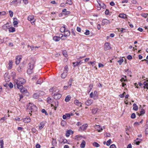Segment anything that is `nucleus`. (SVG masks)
<instances>
[{"instance_id":"1","label":"nucleus","mask_w":148,"mask_h":148,"mask_svg":"<svg viewBox=\"0 0 148 148\" xmlns=\"http://www.w3.org/2000/svg\"><path fill=\"white\" fill-rule=\"evenodd\" d=\"M25 79L22 78H18V79H15L14 80V85L15 87L16 86L18 89H21L23 88L22 84L25 83Z\"/></svg>"},{"instance_id":"2","label":"nucleus","mask_w":148,"mask_h":148,"mask_svg":"<svg viewBox=\"0 0 148 148\" xmlns=\"http://www.w3.org/2000/svg\"><path fill=\"white\" fill-rule=\"evenodd\" d=\"M27 111L29 112V114H31V113L32 112H35L36 111L37 109V108L34 104L29 103L27 106Z\"/></svg>"},{"instance_id":"3","label":"nucleus","mask_w":148,"mask_h":148,"mask_svg":"<svg viewBox=\"0 0 148 148\" xmlns=\"http://www.w3.org/2000/svg\"><path fill=\"white\" fill-rule=\"evenodd\" d=\"M35 61L34 60H32L30 62L29 64V68L27 70V73H29V71H31L34 68V65L35 64Z\"/></svg>"},{"instance_id":"4","label":"nucleus","mask_w":148,"mask_h":148,"mask_svg":"<svg viewBox=\"0 0 148 148\" xmlns=\"http://www.w3.org/2000/svg\"><path fill=\"white\" fill-rule=\"evenodd\" d=\"M52 95L53 96L54 98L56 99H59L61 97V95L59 93H56L55 92H52Z\"/></svg>"},{"instance_id":"5","label":"nucleus","mask_w":148,"mask_h":148,"mask_svg":"<svg viewBox=\"0 0 148 148\" xmlns=\"http://www.w3.org/2000/svg\"><path fill=\"white\" fill-rule=\"evenodd\" d=\"M22 0H14L11 3L10 5H14L16 6L18 4H20Z\"/></svg>"},{"instance_id":"6","label":"nucleus","mask_w":148,"mask_h":148,"mask_svg":"<svg viewBox=\"0 0 148 148\" xmlns=\"http://www.w3.org/2000/svg\"><path fill=\"white\" fill-rule=\"evenodd\" d=\"M110 48V44L109 43L106 42L105 43L104 49L106 51L109 50Z\"/></svg>"},{"instance_id":"7","label":"nucleus","mask_w":148,"mask_h":148,"mask_svg":"<svg viewBox=\"0 0 148 148\" xmlns=\"http://www.w3.org/2000/svg\"><path fill=\"white\" fill-rule=\"evenodd\" d=\"M70 34V32L69 30H66L64 32V35H63L62 34H60L62 35L61 36V38H63L64 36L65 37L69 36Z\"/></svg>"},{"instance_id":"8","label":"nucleus","mask_w":148,"mask_h":148,"mask_svg":"<svg viewBox=\"0 0 148 148\" xmlns=\"http://www.w3.org/2000/svg\"><path fill=\"white\" fill-rule=\"evenodd\" d=\"M34 17L33 16H29L28 17V20L29 21H31V23L32 24H34V21H33L34 20Z\"/></svg>"},{"instance_id":"9","label":"nucleus","mask_w":148,"mask_h":148,"mask_svg":"<svg viewBox=\"0 0 148 148\" xmlns=\"http://www.w3.org/2000/svg\"><path fill=\"white\" fill-rule=\"evenodd\" d=\"M16 61L15 63L16 65H18L20 62L21 60V58L19 56H17L16 58Z\"/></svg>"},{"instance_id":"10","label":"nucleus","mask_w":148,"mask_h":148,"mask_svg":"<svg viewBox=\"0 0 148 148\" xmlns=\"http://www.w3.org/2000/svg\"><path fill=\"white\" fill-rule=\"evenodd\" d=\"M93 101L92 99H88L85 102V104L87 106L91 105L93 103Z\"/></svg>"},{"instance_id":"11","label":"nucleus","mask_w":148,"mask_h":148,"mask_svg":"<svg viewBox=\"0 0 148 148\" xmlns=\"http://www.w3.org/2000/svg\"><path fill=\"white\" fill-rule=\"evenodd\" d=\"M59 90L58 89L54 87L51 88L50 89V92H55L56 93H58L59 92Z\"/></svg>"},{"instance_id":"12","label":"nucleus","mask_w":148,"mask_h":148,"mask_svg":"<svg viewBox=\"0 0 148 148\" xmlns=\"http://www.w3.org/2000/svg\"><path fill=\"white\" fill-rule=\"evenodd\" d=\"M67 71L64 70V72L61 74V77L63 79L65 78L67 75Z\"/></svg>"},{"instance_id":"13","label":"nucleus","mask_w":148,"mask_h":148,"mask_svg":"<svg viewBox=\"0 0 148 148\" xmlns=\"http://www.w3.org/2000/svg\"><path fill=\"white\" fill-rule=\"evenodd\" d=\"M9 23H6V24L4 25H3L2 26V29L5 30H7L8 29H9L10 27V26L8 25Z\"/></svg>"},{"instance_id":"14","label":"nucleus","mask_w":148,"mask_h":148,"mask_svg":"<svg viewBox=\"0 0 148 148\" xmlns=\"http://www.w3.org/2000/svg\"><path fill=\"white\" fill-rule=\"evenodd\" d=\"M110 23V21L106 19H103L102 22V23L103 25H107L109 24Z\"/></svg>"},{"instance_id":"15","label":"nucleus","mask_w":148,"mask_h":148,"mask_svg":"<svg viewBox=\"0 0 148 148\" xmlns=\"http://www.w3.org/2000/svg\"><path fill=\"white\" fill-rule=\"evenodd\" d=\"M87 126L88 125L87 124L83 125L82 126L80 127L79 130H82L84 131L86 129Z\"/></svg>"},{"instance_id":"16","label":"nucleus","mask_w":148,"mask_h":148,"mask_svg":"<svg viewBox=\"0 0 148 148\" xmlns=\"http://www.w3.org/2000/svg\"><path fill=\"white\" fill-rule=\"evenodd\" d=\"M14 21L13 22L14 26V27H17V25L18 24V22L17 20V18H13Z\"/></svg>"},{"instance_id":"17","label":"nucleus","mask_w":148,"mask_h":148,"mask_svg":"<svg viewBox=\"0 0 148 148\" xmlns=\"http://www.w3.org/2000/svg\"><path fill=\"white\" fill-rule=\"evenodd\" d=\"M95 129H97L99 132H100L103 130V128L102 127H101L99 125H96Z\"/></svg>"},{"instance_id":"18","label":"nucleus","mask_w":148,"mask_h":148,"mask_svg":"<svg viewBox=\"0 0 148 148\" xmlns=\"http://www.w3.org/2000/svg\"><path fill=\"white\" fill-rule=\"evenodd\" d=\"M31 121V119L29 117H27L23 119V121L25 123H28Z\"/></svg>"},{"instance_id":"19","label":"nucleus","mask_w":148,"mask_h":148,"mask_svg":"<svg viewBox=\"0 0 148 148\" xmlns=\"http://www.w3.org/2000/svg\"><path fill=\"white\" fill-rule=\"evenodd\" d=\"M74 103L76 105L78 106H82V103L81 102H79V101L77 100H75L74 101Z\"/></svg>"},{"instance_id":"20","label":"nucleus","mask_w":148,"mask_h":148,"mask_svg":"<svg viewBox=\"0 0 148 148\" xmlns=\"http://www.w3.org/2000/svg\"><path fill=\"white\" fill-rule=\"evenodd\" d=\"M143 84L144 85V88H147V89H148V80L146 82H145L143 83Z\"/></svg>"},{"instance_id":"21","label":"nucleus","mask_w":148,"mask_h":148,"mask_svg":"<svg viewBox=\"0 0 148 148\" xmlns=\"http://www.w3.org/2000/svg\"><path fill=\"white\" fill-rule=\"evenodd\" d=\"M13 62L11 60H10L9 61V62L8 63V67L9 69H11L12 67V66Z\"/></svg>"},{"instance_id":"22","label":"nucleus","mask_w":148,"mask_h":148,"mask_svg":"<svg viewBox=\"0 0 148 148\" xmlns=\"http://www.w3.org/2000/svg\"><path fill=\"white\" fill-rule=\"evenodd\" d=\"M86 145V142L84 140H83L81 144H80V147L81 148H84Z\"/></svg>"},{"instance_id":"23","label":"nucleus","mask_w":148,"mask_h":148,"mask_svg":"<svg viewBox=\"0 0 148 148\" xmlns=\"http://www.w3.org/2000/svg\"><path fill=\"white\" fill-rule=\"evenodd\" d=\"M97 1L98 3L99 4V6L100 7V8H102L103 9L105 8H106V6L103 3H99L98 0H97Z\"/></svg>"},{"instance_id":"24","label":"nucleus","mask_w":148,"mask_h":148,"mask_svg":"<svg viewBox=\"0 0 148 148\" xmlns=\"http://www.w3.org/2000/svg\"><path fill=\"white\" fill-rule=\"evenodd\" d=\"M61 38H60V37L56 36L54 37L53 39V40L56 41H58L60 40Z\"/></svg>"},{"instance_id":"25","label":"nucleus","mask_w":148,"mask_h":148,"mask_svg":"<svg viewBox=\"0 0 148 148\" xmlns=\"http://www.w3.org/2000/svg\"><path fill=\"white\" fill-rule=\"evenodd\" d=\"M141 139L137 138L135 140V142L137 145H139L140 143Z\"/></svg>"},{"instance_id":"26","label":"nucleus","mask_w":148,"mask_h":148,"mask_svg":"<svg viewBox=\"0 0 148 148\" xmlns=\"http://www.w3.org/2000/svg\"><path fill=\"white\" fill-rule=\"evenodd\" d=\"M60 31L61 32H64L65 31V27L64 25L62 26L60 28Z\"/></svg>"},{"instance_id":"27","label":"nucleus","mask_w":148,"mask_h":148,"mask_svg":"<svg viewBox=\"0 0 148 148\" xmlns=\"http://www.w3.org/2000/svg\"><path fill=\"white\" fill-rule=\"evenodd\" d=\"M82 62H81V61H80L79 62H73V64L74 65V66H78L80 64L82 63Z\"/></svg>"},{"instance_id":"28","label":"nucleus","mask_w":148,"mask_h":148,"mask_svg":"<svg viewBox=\"0 0 148 148\" xmlns=\"http://www.w3.org/2000/svg\"><path fill=\"white\" fill-rule=\"evenodd\" d=\"M15 29L14 27H9V31L10 32H13L15 31Z\"/></svg>"},{"instance_id":"29","label":"nucleus","mask_w":148,"mask_h":148,"mask_svg":"<svg viewBox=\"0 0 148 148\" xmlns=\"http://www.w3.org/2000/svg\"><path fill=\"white\" fill-rule=\"evenodd\" d=\"M133 109L135 111L137 110L138 109V106H137L136 104L135 103H134L133 104Z\"/></svg>"},{"instance_id":"30","label":"nucleus","mask_w":148,"mask_h":148,"mask_svg":"<svg viewBox=\"0 0 148 148\" xmlns=\"http://www.w3.org/2000/svg\"><path fill=\"white\" fill-rule=\"evenodd\" d=\"M126 15L124 14H119V17L125 18H126Z\"/></svg>"},{"instance_id":"31","label":"nucleus","mask_w":148,"mask_h":148,"mask_svg":"<svg viewBox=\"0 0 148 148\" xmlns=\"http://www.w3.org/2000/svg\"><path fill=\"white\" fill-rule=\"evenodd\" d=\"M98 109L97 108H95L92 109V112L94 114H95L96 113H97Z\"/></svg>"},{"instance_id":"32","label":"nucleus","mask_w":148,"mask_h":148,"mask_svg":"<svg viewBox=\"0 0 148 148\" xmlns=\"http://www.w3.org/2000/svg\"><path fill=\"white\" fill-rule=\"evenodd\" d=\"M44 123L43 122H41L39 126V128L40 129H41L44 126Z\"/></svg>"},{"instance_id":"33","label":"nucleus","mask_w":148,"mask_h":148,"mask_svg":"<svg viewBox=\"0 0 148 148\" xmlns=\"http://www.w3.org/2000/svg\"><path fill=\"white\" fill-rule=\"evenodd\" d=\"M71 98V97L70 95H67L66 97L65 101L67 102L69 101Z\"/></svg>"},{"instance_id":"34","label":"nucleus","mask_w":148,"mask_h":148,"mask_svg":"<svg viewBox=\"0 0 148 148\" xmlns=\"http://www.w3.org/2000/svg\"><path fill=\"white\" fill-rule=\"evenodd\" d=\"M39 78V77L37 75L34 76L32 78V79L33 81H36L37 79Z\"/></svg>"},{"instance_id":"35","label":"nucleus","mask_w":148,"mask_h":148,"mask_svg":"<svg viewBox=\"0 0 148 148\" xmlns=\"http://www.w3.org/2000/svg\"><path fill=\"white\" fill-rule=\"evenodd\" d=\"M69 132H71L73 133V131H72L71 130H68L66 132V136L68 137L69 136V135L70 134V133H69Z\"/></svg>"},{"instance_id":"36","label":"nucleus","mask_w":148,"mask_h":148,"mask_svg":"<svg viewBox=\"0 0 148 148\" xmlns=\"http://www.w3.org/2000/svg\"><path fill=\"white\" fill-rule=\"evenodd\" d=\"M3 140H0V146L1 147V148H3Z\"/></svg>"},{"instance_id":"37","label":"nucleus","mask_w":148,"mask_h":148,"mask_svg":"<svg viewBox=\"0 0 148 148\" xmlns=\"http://www.w3.org/2000/svg\"><path fill=\"white\" fill-rule=\"evenodd\" d=\"M93 145L94 146L97 147H99L100 146L99 145L97 142L93 143Z\"/></svg>"},{"instance_id":"38","label":"nucleus","mask_w":148,"mask_h":148,"mask_svg":"<svg viewBox=\"0 0 148 148\" xmlns=\"http://www.w3.org/2000/svg\"><path fill=\"white\" fill-rule=\"evenodd\" d=\"M66 124V122L64 120H62V121L61 123V125L62 126H64Z\"/></svg>"},{"instance_id":"39","label":"nucleus","mask_w":148,"mask_h":148,"mask_svg":"<svg viewBox=\"0 0 148 148\" xmlns=\"http://www.w3.org/2000/svg\"><path fill=\"white\" fill-rule=\"evenodd\" d=\"M43 82V81L41 79H39L36 82L37 84H41Z\"/></svg>"},{"instance_id":"40","label":"nucleus","mask_w":148,"mask_h":148,"mask_svg":"<svg viewBox=\"0 0 148 148\" xmlns=\"http://www.w3.org/2000/svg\"><path fill=\"white\" fill-rule=\"evenodd\" d=\"M141 15L145 18H146L148 16V14L147 13H143L141 14Z\"/></svg>"},{"instance_id":"41","label":"nucleus","mask_w":148,"mask_h":148,"mask_svg":"<svg viewBox=\"0 0 148 148\" xmlns=\"http://www.w3.org/2000/svg\"><path fill=\"white\" fill-rule=\"evenodd\" d=\"M47 102L49 103H51L52 99L49 97H48L47 99Z\"/></svg>"},{"instance_id":"42","label":"nucleus","mask_w":148,"mask_h":148,"mask_svg":"<svg viewBox=\"0 0 148 148\" xmlns=\"http://www.w3.org/2000/svg\"><path fill=\"white\" fill-rule=\"evenodd\" d=\"M33 97L34 98L36 99L39 96L37 94L35 93L33 95Z\"/></svg>"},{"instance_id":"43","label":"nucleus","mask_w":148,"mask_h":148,"mask_svg":"<svg viewBox=\"0 0 148 148\" xmlns=\"http://www.w3.org/2000/svg\"><path fill=\"white\" fill-rule=\"evenodd\" d=\"M123 60L122 58L120 59L119 60H118L117 62H119V65H121L122 63L123 62Z\"/></svg>"},{"instance_id":"44","label":"nucleus","mask_w":148,"mask_h":148,"mask_svg":"<svg viewBox=\"0 0 148 148\" xmlns=\"http://www.w3.org/2000/svg\"><path fill=\"white\" fill-rule=\"evenodd\" d=\"M41 112L42 113H45V115H47L48 114V113L46 111V110L44 109H42L41 110Z\"/></svg>"},{"instance_id":"45","label":"nucleus","mask_w":148,"mask_h":148,"mask_svg":"<svg viewBox=\"0 0 148 148\" xmlns=\"http://www.w3.org/2000/svg\"><path fill=\"white\" fill-rule=\"evenodd\" d=\"M111 142H112V141H111V139L109 140H108L107 141L106 145L107 146L110 145Z\"/></svg>"},{"instance_id":"46","label":"nucleus","mask_w":148,"mask_h":148,"mask_svg":"<svg viewBox=\"0 0 148 148\" xmlns=\"http://www.w3.org/2000/svg\"><path fill=\"white\" fill-rule=\"evenodd\" d=\"M90 32L89 30L86 29V32L84 33V34L87 35H88L90 34Z\"/></svg>"},{"instance_id":"47","label":"nucleus","mask_w":148,"mask_h":148,"mask_svg":"<svg viewBox=\"0 0 148 148\" xmlns=\"http://www.w3.org/2000/svg\"><path fill=\"white\" fill-rule=\"evenodd\" d=\"M9 13L10 14V16L11 17H12L13 16V12H12L11 10H9Z\"/></svg>"},{"instance_id":"48","label":"nucleus","mask_w":148,"mask_h":148,"mask_svg":"<svg viewBox=\"0 0 148 148\" xmlns=\"http://www.w3.org/2000/svg\"><path fill=\"white\" fill-rule=\"evenodd\" d=\"M62 53L65 57H66L67 56V52L65 51H63Z\"/></svg>"},{"instance_id":"49","label":"nucleus","mask_w":148,"mask_h":148,"mask_svg":"<svg viewBox=\"0 0 148 148\" xmlns=\"http://www.w3.org/2000/svg\"><path fill=\"white\" fill-rule=\"evenodd\" d=\"M131 117L132 119H133L135 118L136 117L135 114L134 113H132L131 115Z\"/></svg>"},{"instance_id":"50","label":"nucleus","mask_w":148,"mask_h":148,"mask_svg":"<svg viewBox=\"0 0 148 148\" xmlns=\"http://www.w3.org/2000/svg\"><path fill=\"white\" fill-rule=\"evenodd\" d=\"M105 14L106 15H108L109 14V11L108 10L106 9L105 11Z\"/></svg>"},{"instance_id":"51","label":"nucleus","mask_w":148,"mask_h":148,"mask_svg":"<svg viewBox=\"0 0 148 148\" xmlns=\"http://www.w3.org/2000/svg\"><path fill=\"white\" fill-rule=\"evenodd\" d=\"M110 148H116V147L115 145L113 144L110 146Z\"/></svg>"},{"instance_id":"52","label":"nucleus","mask_w":148,"mask_h":148,"mask_svg":"<svg viewBox=\"0 0 148 148\" xmlns=\"http://www.w3.org/2000/svg\"><path fill=\"white\" fill-rule=\"evenodd\" d=\"M145 133L146 135L148 134V127H147L146 128L145 130Z\"/></svg>"},{"instance_id":"53","label":"nucleus","mask_w":148,"mask_h":148,"mask_svg":"<svg viewBox=\"0 0 148 148\" xmlns=\"http://www.w3.org/2000/svg\"><path fill=\"white\" fill-rule=\"evenodd\" d=\"M127 58L128 60H130L132 58V57L131 55H128L127 56Z\"/></svg>"},{"instance_id":"54","label":"nucleus","mask_w":148,"mask_h":148,"mask_svg":"<svg viewBox=\"0 0 148 148\" xmlns=\"http://www.w3.org/2000/svg\"><path fill=\"white\" fill-rule=\"evenodd\" d=\"M9 86L10 88H12L13 87V85L12 83L10 82L9 84Z\"/></svg>"},{"instance_id":"55","label":"nucleus","mask_w":148,"mask_h":148,"mask_svg":"<svg viewBox=\"0 0 148 148\" xmlns=\"http://www.w3.org/2000/svg\"><path fill=\"white\" fill-rule=\"evenodd\" d=\"M67 3H68L70 5H71L72 4V2L71 0H67Z\"/></svg>"},{"instance_id":"56","label":"nucleus","mask_w":148,"mask_h":148,"mask_svg":"<svg viewBox=\"0 0 148 148\" xmlns=\"http://www.w3.org/2000/svg\"><path fill=\"white\" fill-rule=\"evenodd\" d=\"M145 113V111L144 110H143L140 112V115H142L144 114Z\"/></svg>"},{"instance_id":"57","label":"nucleus","mask_w":148,"mask_h":148,"mask_svg":"<svg viewBox=\"0 0 148 148\" xmlns=\"http://www.w3.org/2000/svg\"><path fill=\"white\" fill-rule=\"evenodd\" d=\"M22 1H23L24 3L25 4H27L28 3V0H22Z\"/></svg>"},{"instance_id":"58","label":"nucleus","mask_w":148,"mask_h":148,"mask_svg":"<svg viewBox=\"0 0 148 148\" xmlns=\"http://www.w3.org/2000/svg\"><path fill=\"white\" fill-rule=\"evenodd\" d=\"M86 56H82V57H79V56H77L76 57V58H77V59H81L82 58H84V57Z\"/></svg>"},{"instance_id":"59","label":"nucleus","mask_w":148,"mask_h":148,"mask_svg":"<svg viewBox=\"0 0 148 148\" xmlns=\"http://www.w3.org/2000/svg\"><path fill=\"white\" fill-rule=\"evenodd\" d=\"M36 148H40V145L39 144H37L36 145Z\"/></svg>"},{"instance_id":"60","label":"nucleus","mask_w":148,"mask_h":148,"mask_svg":"<svg viewBox=\"0 0 148 148\" xmlns=\"http://www.w3.org/2000/svg\"><path fill=\"white\" fill-rule=\"evenodd\" d=\"M77 30L79 32H81V29L80 28L78 27H77Z\"/></svg>"},{"instance_id":"61","label":"nucleus","mask_w":148,"mask_h":148,"mask_svg":"<svg viewBox=\"0 0 148 148\" xmlns=\"http://www.w3.org/2000/svg\"><path fill=\"white\" fill-rule=\"evenodd\" d=\"M36 130L35 128H32V132L33 133H35L36 132Z\"/></svg>"},{"instance_id":"62","label":"nucleus","mask_w":148,"mask_h":148,"mask_svg":"<svg viewBox=\"0 0 148 148\" xmlns=\"http://www.w3.org/2000/svg\"><path fill=\"white\" fill-rule=\"evenodd\" d=\"M93 96H94V94H93V93L92 92L90 94V98H92L93 97Z\"/></svg>"},{"instance_id":"63","label":"nucleus","mask_w":148,"mask_h":148,"mask_svg":"<svg viewBox=\"0 0 148 148\" xmlns=\"http://www.w3.org/2000/svg\"><path fill=\"white\" fill-rule=\"evenodd\" d=\"M110 5L111 6H113L115 5V3L113 1H112L110 3Z\"/></svg>"},{"instance_id":"64","label":"nucleus","mask_w":148,"mask_h":148,"mask_svg":"<svg viewBox=\"0 0 148 148\" xmlns=\"http://www.w3.org/2000/svg\"><path fill=\"white\" fill-rule=\"evenodd\" d=\"M132 146L131 144H129L127 147V148H132Z\"/></svg>"}]
</instances>
